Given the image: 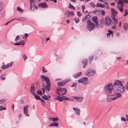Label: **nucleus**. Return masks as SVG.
Wrapping results in <instances>:
<instances>
[{"label": "nucleus", "instance_id": "f257e3e1", "mask_svg": "<svg viewBox=\"0 0 128 128\" xmlns=\"http://www.w3.org/2000/svg\"><path fill=\"white\" fill-rule=\"evenodd\" d=\"M114 86L111 83L105 86L104 88V90L106 95L108 96H111L114 91L113 89Z\"/></svg>", "mask_w": 128, "mask_h": 128}, {"label": "nucleus", "instance_id": "f03ea898", "mask_svg": "<svg viewBox=\"0 0 128 128\" xmlns=\"http://www.w3.org/2000/svg\"><path fill=\"white\" fill-rule=\"evenodd\" d=\"M87 29L90 31H91L95 28L94 24L92 23L90 20L87 21Z\"/></svg>", "mask_w": 128, "mask_h": 128}, {"label": "nucleus", "instance_id": "7ed1b4c3", "mask_svg": "<svg viewBox=\"0 0 128 128\" xmlns=\"http://www.w3.org/2000/svg\"><path fill=\"white\" fill-rule=\"evenodd\" d=\"M88 78L87 77H84L78 80L79 83H82L84 85H86L88 83Z\"/></svg>", "mask_w": 128, "mask_h": 128}, {"label": "nucleus", "instance_id": "20e7f679", "mask_svg": "<svg viewBox=\"0 0 128 128\" xmlns=\"http://www.w3.org/2000/svg\"><path fill=\"white\" fill-rule=\"evenodd\" d=\"M105 24L107 26H109L111 24L112 20L108 16H106L105 17Z\"/></svg>", "mask_w": 128, "mask_h": 128}, {"label": "nucleus", "instance_id": "39448f33", "mask_svg": "<svg viewBox=\"0 0 128 128\" xmlns=\"http://www.w3.org/2000/svg\"><path fill=\"white\" fill-rule=\"evenodd\" d=\"M96 73L95 70H87L85 72L86 75L88 76L94 75Z\"/></svg>", "mask_w": 128, "mask_h": 128}, {"label": "nucleus", "instance_id": "423d86ee", "mask_svg": "<svg viewBox=\"0 0 128 128\" xmlns=\"http://www.w3.org/2000/svg\"><path fill=\"white\" fill-rule=\"evenodd\" d=\"M42 82L43 84L44 82H46V83L50 82L49 78L46 76L42 75L40 76Z\"/></svg>", "mask_w": 128, "mask_h": 128}, {"label": "nucleus", "instance_id": "0eeeda50", "mask_svg": "<svg viewBox=\"0 0 128 128\" xmlns=\"http://www.w3.org/2000/svg\"><path fill=\"white\" fill-rule=\"evenodd\" d=\"M112 96H113L114 99H116L120 97L121 96V94L119 93H116L114 92V91L113 93V94L112 95Z\"/></svg>", "mask_w": 128, "mask_h": 128}, {"label": "nucleus", "instance_id": "6e6552de", "mask_svg": "<svg viewBox=\"0 0 128 128\" xmlns=\"http://www.w3.org/2000/svg\"><path fill=\"white\" fill-rule=\"evenodd\" d=\"M29 106L28 105H26L24 107L23 109V112L25 115L26 116H29V114L28 113V108Z\"/></svg>", "mask_w": 128, "mask_h": 128}, {"label": "nucleus", "instance_id": "1a4fd4ad", "mask_svg": "<svg viewBox=\"0 0 128 128\" xmlns=\"http://www.w3.org/2000/svg\"><path fill=\"white\" fill-rule=\"evenodd\" d=\"M67 90L65 88H61L60 91V95H64L66 94Z\"/></svg>", "mask_w": 128, "mask_h": 128}, {"label": "nucleus", "instance_id": "9d476101", "mask_svg": "<svg viewBox=\"0 0 128 128\" xmlns=\"http://www.w3.org/2000/svg\"><path fill=\"white\" fill-rule=\"evenodd\" d=\"M46 86L44 85V87L45 89L48 91H49L50 88V82L46 83Z\"/></svg>", "mask_w": 128, "mask_h": 128}, {"label": "nucleus", "instance_id": "9b49d317", "mask_svg": "<svg viewBox=\"0 0 128 128\" xmlns=\"http://www.w3.org/2000/svg\"><path fill=\"white\" fill-rule=\"evenodd\" d=\"M122 85H120V86H119L118 89H116V90L117 91H119L121 92L125 91V90L124 87L123 86L122 84Z\"/></svg>", "mask_w": 128, "mask_h": 128}, {"label": "nucleus", "instance_id": "f8f14e48", "mask_svg": "<svg viewBox=\"0 0 128 128\" xmlns=\"http://www.w3.org/2000/svg\"><path fill=\"white\" fill-rule=\"evenodd\" d=\"M122 83L121 82L118 80H116L114 83L113 86H114V87H116V86H120V85H122Z\"/></svg>", "mask_w": 128, "mask_h": 128}, {"label": "nucleus", "instance_id": "ddd939ff", "mask_svg": "<svg viewBox=\"0 0 128 128\" xmlns=\"http://www.w3.org/2000/svg\"><path fill=\"white\" fill-rule=\"evenodd\" d=\"M111 14L112 18L115 17L118 14V12L115 10L114 9L112 8L111 9Z\"/></svg>", "mask_w": 128, "mask_h": 128}, {"label": "nucleus", "instance_id": "4468645a", "mask_svg": "<svg viewBox=\"0 0 128 128\" xmlns=\"http://www.w3.org/2000/svg\"><path fill=\"white\" fill-rule=\"evenodd\" d=\"M82 63L84 64L83 67L85 68L88 64V60L86 59H84L82 60Z\"/></svg>", "mask_w": 128, "mask_h": 128}, {"label": "nucleus", "instance_id": "2eb2a0df", "mask_svg": "<svg viewBox=\"0 0 128 128\" xmlns=\"http://www.w3.org/2000/svg\"><path fill=\"white\" fill-rule=\"evenodd\" d=\"M67 82V81L65 80L60 82L58 83L57 84L58 86H62L65 85Z\"/></svg>", "mask_w": 128, "mask_h": 128}, {"label": "nucleus", "instance_id": "dca6fc26", "mask_svg": "<svg viewBox=\"0 0 128 128\" xmlns=\"http://www.w3.org/2000/svg\"><path fill=\"white\" fill-rule=\"evenodd\" d=\"M73 98L76 99L78 102H81L83 99V97H78L77 96H74Z\"/></svg>", "mask_w": 128, "mask_h": 128}, {"label": "nucleus", "instance_id": "f3484780", "mask_svg": "<svg viewBox=\"0 0 128 128\" xmlns=\"http://www.w3.org/2000/svg\"><path fill=\"white\" fill-rule=\"evenodd\" d=\"M34 0H30V10H32L34 5Z\"/></svg>", "mask_w": 128, "mask_h": 128}, {"label": "nucleus", "instance_id": "a211bd4d", "mask_svg": "<svg viewBox=\"0 0 128 128\" xmlns=\"http://www.w3.org/2000/svg\"><path fill=\"white\" fill-rule=\"evenodd\" d=\"M38 6L40 7L43 8H46L47 7V5L46 3L43 2L40 3Z\"/></svg>", "mask_w": 128, "mask_h": 128}, {"label": "nucleus", "instance_id": "6ab92c4d", "mask_svg": "<svg viewBox=\"0 0 128 128\" xmlns=\"http://www.w3.org/2000/svg\"><path fill=\"white\" fill-rule=\"evenodd\" d=\"M70 14H72V16H74V15L72 11L70 12L68 10L66 11V12L65 15L66 16V17H67L68 16H69V15Z\"/></svg>", "mask_w": 128, "mask_h": 128}, {"label": "nucleus", "instance_id": "aec40b11", "mask_svg": "<svg viewBox=\"0 0 128 128\" xmlns=\"http://www.w3.org/2000/svg\"><path fill=\"white\" fill-rule=\"evenodd\" d=\"M49 120L50 121H52L54 122H56L59 120V119L57 117L55 118H49Z\"/></svg>", "mask_w": 128, "mask_h": 128}, {"label": "nucleus", "instance_id": "412c9836", "mask_svg": "<svg viewBox=\"0 0 128 128\" xmlns=\"http://www.w3.org/2000/svg\"><path fill=\"white\" fill-rule=\"evenodd\" d=\"M58 126V124L57 122H53L51 124H50L49 125V126H54L55 127H57Z\"/></svg>", "mask_w": 128, "mask_h": 128}, {"label": "nucleus", "instance_id": "4be33fe9", "mask_svg": "<svg viewBox=\"0 0 128 128\" xmlns=\"http://www.w3.org/2000/svg\"><path fill=\"white\" fill-rule=\"evenodd\" d=\"M34 90L35 87L34 85H32V86L30 88V90L33 94L35 93L34 91Z\"/></svg>", "mask_w": 128, "mask_h": 128}, {"label": "nucleus", "instance_id": "5701e85b", "mask_svg": "<svg viewBox=\"0 0 128 128\" xmlns=\"http://www.w3.org/2000/svg\"><path fill=\"white\" fill-rule=\"evenodd\" d=\"M56 97L58 98L61 99L63 100H68V97L64 96H56Z\"/></svg>", "mask_w": 128, "mask_h": 128}, {"label": "nucleus", "instance_id": "b1692460", "mask_svg": "<svg viewBox=\"0 0 128 128\" xmlns=\"http://www.w3.org/2000/svg\"><path fill=\"white\" fill-rule=\"evenodd\" d=\"M110 96H108L107 98V101L108 102H111L112 100H115L113 99V98H111Z\"/></svg>", "mask_w": 128, "mask_h": 128}, {"label": "nucleus", "instance_id": "393cba45", "mask_svg": "<svg viewBox=\"0 0 128 128\" xmlns=\"http://www.w3.org/2000/svg\"><path fill=\"white\" fill-rule=\"evenodd\" d=\"M124 3V0H118L117 2V4L118 5H122Z\"/></svg>", "mask_w": 128, "mask_h": 128}, {"label": "nucleus", "instance_id": "a878e982", "mask_svg": "<svg viewBox=\"0 0 128 128\" xmlns=\"http://www.w3.org/2000/svg\"><path fill=\"white\" fill-rule=\"evenodd\" d=\"M92 21L94 22L98 21V18L97 16H93L92 18Z\"/></svg>", "mask_w": 128, "mask_h": 128}, {"label": "nucleus", "instance_id": "bb28decb", "mask_svg": "<svg viewBox=\"0 0 128 128\" xmlns=\"http://www.w3.org/2000/svg\"><path fill=\"white\" fill-rule=\"evenodd\" d=\"M96 6L101 8H104L105 7V5L102 4L101 3H97L96 5Z\"/></svg>", "mask_w": 128, "mask_h": 128}, {"label": "nucleus", "instance_id": "cd10ccee", "mask_svg": "<svg viewBox=\"0 0 128 128\" xmlns=\"http://www.w3.org/2000/svg\"><path fill=\"white\" fill-rule=\"evenodd\" d=\"M112 18L113 20V22L115 24H117L118 23V21L116 19L115 17Z\"/></svg>", "mask_w": 128, "mask_h": 128}, {"label": "nucleus", "instance_id": "c85d7f7f", "mask_svg": "<svg viewBox=\"0 0 128 128\" xmlns=\"http://www.w3.org/2000/svg\"><path fill=\"white\" fill-rule=\"evenodd\" d=\"M34 95L36 99L37 100H39L40 98V96H38V95L36 94L35 93L33 94Z\"/></svg>", "mask_w": 128, "mask_h": 128}, {"label": "nucleus", "instance_id": "c756f323", "mask_svg": "<svg viewBox=\"0 0 128 128\" xmlns=\"http://www.w3.org/2000/svg\"><path fill=\"white\" fill-rule=\"evenodd\" d=\"M123 27L124 29L128 30V24L127 23L124 24L123 25Z\"/></svg>", "mask_w": 128, "mask_h": 128}, {"label": "nucleus", "instance_id": "7c9ffc66", "mask_svg": "<svg viewBox=\"0 0 128 128\" xmlns=\"http://www.w3.org/2000/svg\"><path fill=\"white\" fill-rule=\"evenodd\" d=\"M61 88H56V90L57 92V93L58 95H60V92Z\"/></svg>", "mask_w": 128, "mask_h": 128}, {"label": "nucleus", "instance_id": "2f4dec72", "mask_svg": "<svg viewBox=\"0 0 128 128\" xmlns=\"http://www.w3.org/2000/svg\"><path fill=\"white\" fill-rule=\"evenodd\" d=\"M108 33L107 34V36H109L110 35H111V34H112V36L113 35V32L110 30H108Z\"/></svg>", "mask_w": 128, "mask_h": 128}, {"label": "nucleus", "instance_id": "473e14b6", "mask_svg": "<svg viewBox=\"0 0 128 128\" xmlns=\"http://www.w3.org/2000/svg\"><path fill=\"white\" fill-rule=\"evenodd\" d=\"M88 16H90V15L88 14L87 15L85 16L84 18L82 20V21L84 22V21L87 20L88 19Z\"/></svg>", "mask_w": 128, "mask_h": 128}, {"label": "nucleus", "instance_id": "72a5a7b5", "mask_svg": "<svg viewBox=\"0 0 128 128\" xmlns=\"http://www.w3.org/2000/svg\"><path fill=\"white\" fill-rule=\"evenodd\" d=\"M4 8V4L2 2H0V11H2V9Z\"/></svg>", "mask_w": 128, "mask_h": 128}, {"label": "nucleus", "instance_id": "f704fd0d", "mask_svg": "<svg viewBox=\"0 0 128 128\" xmlns=\"http://www.w3.org/2000/svg\"><path fill=\"white\" fill-rule=\"evenodd\" d=\"M94 58V56H90L89 57V59L90 61V64L91 63L92 61L93 60Z\"/></svg>", "mask_w": 128, "mask_h": 128}, {"label": "nucleus", "instance_id": "c9c22d12", "mask_svg": "<svg viewBox=\"0 0 128 128\" xmlns=\"http://www.w3.org/2000/svg\"><path fill=\"white\" fill-rule=\"evenodd\" d=\"M42 98L46 100H49L48 96L47 95L46 96H43L42 97Z\"/></svg>", "mask_w": 128, "mask_h": 128}, {"label": "nucleus", "instance_id": "e433bc0d", "mask_svg": "<svg viewBox=\"0 0 128 128\" xmlns=\"http://www.w3.org/2000/svg\"><path fill=\"white\" fill-rule=\"evenodd\" d=\"M76 111L75 112V113L76 114H77L78 115H80V110L79 109H76Z\"/></svg>", "mask_w": 128, "mask_h": 128}, {"label": "nucleus", "instance_id": "4c0bfd02", "mask_svg": "<svg viewBox=\"0 0 128 128\" xmlns=\"http://www.w3.org/2000/svg\"><path fill=\"white\" fill-rule=\"evenodd\" d=\"M74 20L75 21L76 23H78L80 21V19L79 18H75Z\"/></svg>", "mask_w": 128, "mask_h": 128}, {"label": "nucleus", "instance_id": "58836bf2", "mask_svg": "<svg viewBox=\"0 0 128 128\" xmlns=\"http://www.w3.org/2000/svg\"><path fill=\"white\" fill-rule=\"evenodd\" d=\"M128 14V10L126 9L125 10L124 14V16H125Z\"/></svg>", "mask_w": 128, "mask_h": 128}, {"label": "nucleus", "instance_id": "ea45409f", "mask_svg": "<svg viewBox=\"0 0 128 128\" xmlns=\"http://www.w3.org/2000/svg\"><path fill=\"white\" fill-rule=\"evenodd\" d=\"M68 7L70 8L73 9L74 10H75V8L70 3L69 5L68 6Z\"/></svg>", "mask_w": 128, "mask_h": 128}, {"label": "nucleus", "instance_id": "a19ab883", "mask_svg": "<svg viewBox=\"0 0 128 128\" xmlns=\"http://www.w3.org/2000/svg\"><path fill=\"white\" fill-rule=\"evenodd\" d=\"M28 36V34L26 33L24 34V36L22 37V38L26 40Z\"/></svg>", "mask_w": 128, "mask_h": 128}, {"label": "nucleus", "instance_id": "79ce46f5", "mask_svg": "<svg viewBox=\"0 0 128 128\" xmlns=\"http://www.w3.org/2000/svg\"><path fill=\"white\" fill-rule=\"evenodd\" d=\"M17 10L19 11H20L21 12H22L24 11L21 8L19 7H17Z\"/></svg>", "mask_w": 128, "mask_h": 128}, {"label": "nucleus", "instance_id": "37998d69", "mask_svg": "<svg viewBox=\"0 0 128 128\" xmlns=\"http://www.w3.org/2000/svg\"><path fill=\"white\" fill-rule=\"evenodd\" d=\"M2 69H5L6 68H8V66L6 65L4 66L3 65L2 66Z\"/></svg>", "mask_w": 128, "mask_h": 128}, {"label": "nucleus", "instance_id": "c03bdc74", "mask_svg": "<svg viewBox=\"0 0 128 128\" xmlns=\"http://www.w3.org/2000/svg\"><path fill=\"white\" fill-rule=\"evenodd\" d=\"M36 93L40 95L42 94V92L40 90H38L36 92Z\"/></svg>", "mask_w": 128, "mask_h": 128}, {"label": "nucleus", "instance_id": "a18cd8bd", "mask_svg": "<svg viewBox=\"0 0 128 128\" xmlns=\"http://www.w3.org/2000/svg\"><path fill=\"white\" fill-rule=\"evenodd\" d=\"M77 83L76 82L72 84V85L71 86L72 87H76V86L77 85Z\"/></svg>", "mask_w": 128, "mask_h": 128}, {"label": "nucleus", "instance_id": "49530a36", "mask_svg": "<svg viewBox=\"0 0 128 128\" xmlns=\"http://www.w3.org/2000/svg\"><path fill=\"white\" fill-rule=\"evenodd\" d=\"M19 44H20V45H22L23 46L24 45V42L22 40L20 42H19Z\"/></svg>", "mask_w": 128, "mask_h": 128}, {"label": "nucleus", "instance_id": "de8ad7c7", "mask_svg": "<svg viewBox=\"0 0 128 128\" xmlns=\"http://www.w3.org/2000/svg\"><path fill=\"white\" fill-rule=\"evenodd\" d=\"M95 24V26L96 28H98L99 27V24L98 21L94 22Z\"/></svg>", "mask_w": 128, "mask_h": 128}, {"label": "nucleus", "instance_id": "09e8293b", "mask_svg": "<svg viewBox=\"0 0 128 128\" xmlns=\"http://www.w3.org/2000/svg\"><path fill=\"white\" fill-rule=\"evenodd\" d=\"M12 62L8 64H7V65L8 66V68L9 67L12 66Z\"/></svg>", "mask_w": 128, "mask_h": 128}, {"label": "nucleus", "instance_id": "8fccbe9b", "mask_svg": "<svg viewBox=\"0 0 128 128\" xmlns=\"http://www.w3.org/2000/svg\"><path fill=\"white\" fill-rule=\"evenodd\" d=\"M103 19H100L99 20L100 24H103Z\"/></svg>", "mask_w": 128, "mask_h": 128}, {"label": "nucleus", "instance_id": "3c124183", "mask_svg": "<svg viewBox=\"0 0 128 128\" xmlns=\"http://www.w3.org/2000/svg\"><path fill=\"white\" fill-rule=\"evenodd\" d=\"M45 68L44 67H43V68L42 69V72H47V71L46 70H45Z\"/></svg>", "mask_w": 128, "mask_h": 128}, {"label": "nucleus", "instance_id": "603ef678", "mask_svg": "<svg viewBox=\"0 0 128 128\" xmlns=\"http://www.w3.org/2000/svg\"><path fill=\"white\" fill-rule=\"evenodd\" d=\"M23 58L24 59V61H25L26 59L27 58V56H26V55L24 54H23Z\"/></svg>", "mask_w": 128, "mask_h": 128}, {"label": "nucleus", "instance_id": "864d4df0", "mask_svg": "<svg viewBox=\"0 0 128 128\" xmlns=\"http://www.w3.org/2000/svg\"><path fill=\"white\" fill-rule=\"evenodd\" d=\"M54 99L57 100H59L60 101H61V102L62 101H63L62 100V99L58 98H57V97L56 98H54Z\"/></svg>", "mask_w": 128, "mask_h": 128}, {"label": "nucleus", "instance_id": "5fc2aeb1", "mask_svg": "<svg viewBox=\"0 0 128 128\" xmlns=\"http://www.w3.org/2000/svg\"><path fill=\"white\" fill-rule=\"evenodd\" d=\"M104 4H105L106 5V8L108 9L109 8L110 6L108 5V4L107 3L105 2Z\"/></svg>", "mask_w": 128, "mask_h": 128}, {"label": "nucleus", "instance_id": "6e6d98bb", "mask_svg": "<svg viewBox=\"0 0 128 128\" xmlns=\"http://www.w3.org/2000/svg\"><path fill=\"white\" fill-rule=\"evenodd\" d=\"M121 120L122 121H126L125 118L124 117H122L121 118Z\"/></svg>", "mask_w": 128, "mask_h": 128}, {"label": "nucleus", "instance_id": "4d7b16f0", "mask_svg": "<svg viewBox=\"0 0 128 128\" xmlns=\"http://www.w3.org/2000/svg\"><path fill=\"white\" fill-rule=\"evenodd\" d=\"M77 13L78 14V15L79 16V17L81 16L82 15V14H81L80 12L79 11L78 12H77Z\"/></svg>", "mask_w": 128, "mask_h": 128}, {"label": "nucleus", "instance_id": "13d9d810", "mask_svg": "<svg viewBox=\"0 0 128 128\" xmlns=\"http://www.w3.org/2000/svg\"><path fill=\"white\" fill-rule=\"evenodd\" d=\"M119 10L121 12H123V8L122 6H121L120 8H119Z\"/></svg>", "mask_w": 128, "mask_h": 128}, {"label": "nucleus", "instance_id": "bf43d9fd", "mask_svg": "<svg viewBox=\"0 0 128 128\" xmlns=\"http://www.w3.org/2000/svg\"><path fill=\"white\" fill-rule=\"evenodd\" d=\"M90 4L92 7H95V5L94 4L92 3V2H91L90 3Z\"/></svg>", "mask_w": 128, "mask_h": 128}, {"label": "nucleus", "instance_id": "052dcab7", "mask_svg": "<svg viewBox=\"0 0 128 128\" xmlns=\"http://www.w3.org/2000/svg\"><path fill=\"white\" fill-rule=\"evenodd\" d=\"M73 77L75 78H76L78 77V75L77 74H74L73 75Z\"/></svg>", "mask_w": 128, "mask_h": 128}, {"label": "nucleus", "instance_id": "680f3d73", "mask_svg": "<svg viewBox=\"0 0 128 128\" xmlns=\"http://www.w3.org/2000/svg\"><path fill=\"white\" fill-rule=\"evenodd\" d=\"M5 101V100L2 99L0 100V103H2Z\"/></svg>", "mask_w": 128, "mask_h": 128}, {"label": "nucleus", "instance_id": "e2e57ef3", "mask_svg": "<svg viewBox=\"0 0 128 128\" xmlns=\"http://www.w3.org/2000/svg\"><path fill=\"white\" fill-rule=\"evenodd\" d=\"M101 14L102 15L104 16L105 14V12L104 11L102 10Z\"/></svg>", "mask_w": 128, "mask_h": 128}, {"label": "nucleus", "instance_id": "0e129e2a", "mask_svg": "<svg viewBox=\"0 0 128 128\" xmlns=\"http://www.w3.org/2000/svg\"><path fill=\"white\" fill-rule=\"evenodd\" d=\"M77 74L78 75V77L80 76L82 74V72H78L77 74Z\"/></svg>", "mask_w": 128, "mask_h": 128}, {"label": "nucleus", "instance_id": "69168bd1", "mask_svg": "<svg viewBox=\"0 0 128 128\" xmlns=\"http://www.w3.org/2000/svg\"><path fill=\"white\" fill-rule=\"evenodd\" d=\"M13 44L14 45H16V46H18V45H20V44H19V43L18 42H17L16 43H14Z\"/></svg>", "mask_w": 128, "mask_h": 128}, {"label": "nucleus", "instance_id": "338daca9", "mask_svg": "<svg viewBox=\"0 0 128 128\" xmlns=\"http://www.w3.org/2000/svg\"><path fill=\"white\" fill-rule=\"evenodd\" d=\"M82 8L83 12H84V10H85V6H82Z\"/></svg>", "mask_w": 128, "mask_h": 128}, {"label": "nucleus", "instance_id": "774afa93", "mask_svg": "<svg viewBox=\"0 0 128 128\" xmlns=\"http://www.w3.org/2000/svg\"><path fill=\"white\" fill-rule=\"evenodd\" d=\"M126 89L127 90H128V82H127L126 84Z\"/></svg>", "mask_w": 128, "mask_h": 128}]
</instances>
